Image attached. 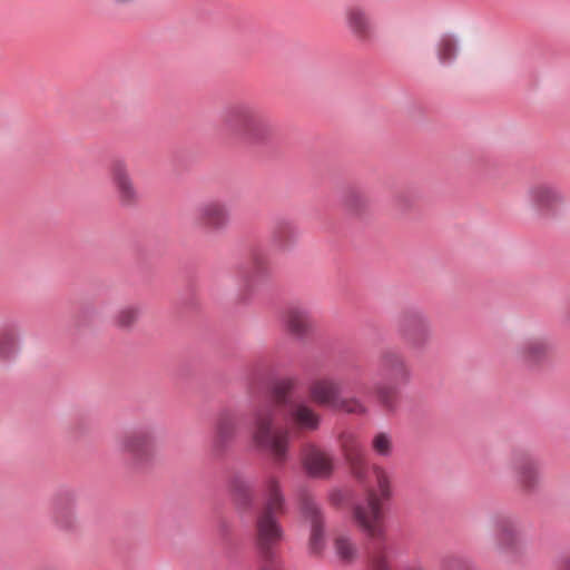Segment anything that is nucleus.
I'll return each mask as SVG.
<instances>
[{
  "label": "nucleus",
  "mask_w": 570,
  "mask_h": 570,
  "mask_svg": "<svg viewBox=\"0 0 570 570\" xmlns=\"http://www.w3.org/2000/svg\"><path fill=\"white\" fill-rule=\"evenodd\" d=\"M381 371L392 386H380L376 391L377 401L387 410H394L396 405V385L404 384L410 379V371L403 360L393 353L385 354L382 358Z\"/></svg>",
  "instance_id": "39448f33"
},
{
  "label": "nucleus",
  "mask_w": 570,
  "mask_h": 570,
  "mask_svg": "<svg viewBox=\"0 0 570 570\" xmlns=\"http://www.w3.org/2000/svg\"><path fill=\"white\" fill-rule=\"evenodd\" d=\"M138 315L139 311L137 308L126 307L117 314L115 323L119 327H128L138 318Z\"/></svg>",
  "instance_id": "aec40b11"
},
{
  "label": "nucleus",
  "mask_w": 570,
  "mask_h": 570,
  "mask_svg": "<svg viewBox=\"0 0 570 570\" xmlns=\"http://www.w3.org/2000/svg\"><path fill=\"white\" fill-rule=\"evenodd\" d=\"M554 570H570V554L562 556L556 560Z\"/></svg>",
  "instance_id": "b1692460"
},
{
  "label": "nucleus",
  "mask_w": 570,
  "mask_h": 570,
  "mask_svg": "<svg viewBox=\"0 0 570 570\" xmlns=\"http://www.w3.org/2000/svg\"><path fill=\"white\" fill-rule=\"evenodd\" d=\"M311 394L318 404L340 410L347 413L363 412V405L356 400L341 397L338 385L331 380L316 381L311 386Z\"/></svg>",
  "instance_id": "423d86ee"
},
{
  "label": "nucleus",
  "mask_w": 570,
  "mask_h": 570,
  "mask_svg": "<svg viewBox=\"0 0 570 570\" xmlns=\"http://www.w3.org/2000/svg\"><path fill=\"white\" fill-rule=\"evenodd\" d=\"M435 49L439 62L443 66L451 65L458 55V41L453 35L445 33L439 39Z\"/></svg>",
  "instance_id": "ddd939ff"
},
{
  "label": "nucleus",
  "mask_w": 570,
  "mask_h": 570,
  "mask_svg": "<svg viewBox=\"0 0 570 570\" xmlns=\"http://www.w3.org/2000/svg\"><path fill=\"white\" fill-rule=\"evenodd\" d=\"M502 533L507 537L510 535V532L508 530H503Z\"/></svg>",
  "instance_id": "cd10ccee"
},
{
  "label": "nucleus",
  "mask_w": 570,
  "mask_h": 570,
  "mask_svg": "<svg viewBox=\"0 0 570 570\" xmlns=\"http://www.w3.org/2000/svg\"><path fill=\"white\" fill-rule=\"evenodd\" d=\"M404 334L413 345H420L428 337L426 325L421 317L409 320L404 325Z\"/></svg>",
  "instance_id": "f3484780"
},
{
  "label": "nucleus",
  "mask_w": 570,
  "mask_h": 570,
  "mask_svg": "<svg viewBox=\"0 0 570 570\" xmlns=\"http://www.w3.org/2000/svg\"><path fill=\"white\" fill-rule=\"evenodd\" d=\"M122 450L134 456L142 458L151 450L150 438L141 433L126 438L122 442Z\"/></svg>",
  "instance_id": "2eb2a0df"
},
{
  "label": "nucleus",
  "mask_w": 570,
  "mask_h": 570,
  "mask_svg": "<svg viewBox=\"0 0 570 570\" xmlns=\"http://www.w3.org/2000/svg\"><path fill=\"white\" fill-rule=\"evenodd\" d=\"M222 130L248 144L264 141L272 131L268 120L253 106L240 104L226 108L220 116Z\"/></svg>",
  "instance_id": "20e7f679"
},
{
  "label": "nucleus",
  "mask_w": 570,
  "mask_h": 570,
  "mask_svg": "<svg viewBox=\"0 0 570 570\" xmlns=\"http://www.w3.org/2000/svg\"><path fill=\"white\" fill-rule=\"evenodd\" d=\"M195 218L205 225L219 228L227 223L228 213L222 203L209 200L196 208Z\"/></svg>",
  "instance_id": "9b49d317"
},
{
  "label": "nucleus",
  "mask_w": 570,
  "mask_h": 570,
  "mask_svg": "<svg viewBox=\"0 0 570 570\" xmlns=\"http://www.w3.org/2000/svg\"><path fill=\"white\" fill-rule=\"evenodd\" d=\"M302 460L306 473L312 478L323 479L332 473V459L327 453L314 445H306L304 448Z\"/></svg>",
  "instance_id": "0eeeda50"
},
{
  "label": "nucleus",
  "mask_w": 570,
  "mask_h": 570,
  "mask_svg": "<svg viewBox=\"0 0 570 570\" xmlns=\"http://www.w3.org/2000/svg\"><path fill=\"white\" fill-rule=\"evenodd\" d=\"M70 514V510L69 509H58L56 511V518L59 519L60 517H63V515H69Z\"/></svg>",
  "instance_id": "393cba45"
},
{
  "label": "nucleus",
  "mask_w": 570,
  "mask_h": 570,
  "mask_svg": "<svg viewBox=\"0 0 570 570\" xmlns=\"http://www.w3.org/2000/svg\"><path fill=\"white\" fill-rule=\"evenodd\" d=\"M371 475L376 485L367 491L364 502L355 505L354 518L366 535L379 540L371 553L367 570H390L389 547L382 541L385 532L382 501L392 497V472L383 466L373 465Z\"/></svg>",
  "instance_id": "f03ea898"
},
{
  "label": "nucleus",
  "mask_w": 570,
  "mask_h": 570,
  "mask_svg": "<svg viewBox=\"0 0 570 570\" xmlns=\"http://www.w3.org/2000/svg\"><path fill=\"white\" fill-rule=\"evenodd\" d=\"M529 195L532 203L540 207L551 206L561 199L560 193L547 185L532 188Z\"/></svg>",
  "instance_id": "dca6fc26"
},
{
  "label": "nucleus",
  "mask_w": 570,
  "mask_h": 570,
  "mask_svg": "<svg viewBox=\"0 0 570 570\" xmlns=\"http://www.w3.org/2000/svg\"><path fill=\"white\" fill-rule=\"evenodd\" d=\"M263 511L257 519V550L262 561L261 570H284L282 561L273 550L283 535L276 519L285 511V495L278 476L268 474L261 485Z\"/></svg>",
  "instance_id": "7ed1b4c3"
},
{
  "label": "nucleus",
  "mask_w": 570,
  "mask_h": 570,
  "mask_svg": "<svg viewBox=\"0 0 570 570\" xmlns=\"http://www.w3.org/2000/svg\"><path fill=\"white\" fill-rule=\"evenodd\" d=\"M16 350V340L12 335L6 336L0 341V356L9 357Z\"/></svg>",
  "instance_id": "4be33fe9"
},
{
  "label": "nucleus",
  "mask_w": 570,
  "mask_h": 570,
  "mask_svg": "<svg viewBox=\"0 0 570 570\" xmlns=\"http://www.w3.org/2000/svg\"><path fill=\"white\" fill-rule=\"evenodd\" d=\"M110 175L119 200L124 205L134 203L138 195L127 173L126 166L121 160H115L111 163Z\"/></svg>",
  "instance_id": "1a4fd4ad"
},
{
  "label": "nucleus",
  "mask_w": 570,
  "mask_h": 570,
  "mask_svg": "<svg viewBox=\"0 0 570 570\" xmlns=\"http://www.w3.org/2000/svg\"><path fill=\"white\" fill-rule=\"evenodd\" d=\"M355 200V197L354 196H351L347 198V204L348 206H352L353 202Z\"/></svg>",
  "instance_id": "bb28decb"
},
{
  "label": "nucleus",
  "mask_w": 570,
  "mask_h": 570,
  "mask_svg": "<svg viewBox=\"0 0 570 570\" xmlns=\"http://www.w3.org/2000/svg\"><path fill=\"white\" fill-rule=\"evenodd\" d=\"M544 350L546 347L542 343L532 342L525 347L524 353L529 360H534L539 357V355H541L544 352Z\"/></svg>",
  "instance_id": "5701e85b"
},
{
  "label": "nucleus",
  "mask_w": 570,
  "mask_h": 570,
  "mask_svg": "<svg viewBox=\"0 0 570 570\" xmlns=\"http://www.w3.org/2000/svg\"><path fill=\"white\" fill-rule=\"evenodd\" d=\"M296 383L293 379L277 382L271 399L254 415V440L267 450L277 462L286 459L289 434L286 430H273L274 419L283 415L285 421L302 430H316L320 416L306 404L295 400Z\"/></svg>",
  "instance_id": "f257e3e1"
},
{
  "label": "nucleus",
  "mask_w": 570,
  "mask_h": 570,
  "mask_svg": "<svg viewBox=\"0 0 570 570\" xmlns=\"http://www.w3.org/2000/svg\"><path fill=\"white\" fill-rule=\"evenodd\" d=\"M372 449L381 456H389L392 453V439L385 432L377 433L372 440Z\"/></svg>",
  "instance_id": "6ab92c4d"
},
{
  "label": "nucleus",
  "mask_w": 570,
  "mask_h": 570,
  "mask_svg": "<svg viewBox=\"0 0 570 570\" xmlns=\"http://www.w3.org/2000/svg\"><path fill=\"white\" fill-rule=\"evenodd\" d=\"M336 554L343 561H352L357 556V549L348 537L337 538L335 541Z\"/></svg>",
  "instance_id": "a211bd4d"
},
{
  "label": "nucleus",
  "mask_w": 570,
  "mask_h": 570,
  "mask_svg": "<svg viewBox=\"0 0 570 570\" xmlns=\"http://www.w3.org/2000/svg\"><path fill=\"white\" fill-rule=\"evenodd\" d=\"M235 429H236V424H235L234 419H232V417L222 419L218 424V428H217V433H218L219 440L222 442H225L226 440H228L232 435H234Z\"/></svg>",
  "instance_id": "412c9836"
},
{
  "label": "nucleus",
  "mask_w": 570,
  "mask_h": 570,
  "mask_svg": "<svg viewBox=\"0 0 570 570\" xmlns=\"http://www.w3.org/2000/svg\"><path fill=\"white\" fill-rule=\"evenodd\" d=\"M449 567H450L451 569L453 568L454 570H469V569H468V568H465V567H463V568H462L461 566H459V563H458V562H453V563L449 564Z\"/></svg>",
  "instance_id": "a878e982"
},
{
  "label": "nucleus",
  "mask_w": 570,
  "mask_h": 570,
  "mask_svg": "<svg viewBox=\"0 0 570 570\" xmlns=\"http://www.w3.org/2000/svg\"><path fill=\"white\" fill-rule=\"evenodd\" d=\"M348 28L358 36H364L371 31L372 23L365 11L360 7H352L346 11Z\"/></svg>",
  "instance_id": "4468645a"
},
{
  "label": "nucleus",
  "mask_w": 570,
  "mask_h": 570,
  "mask_svg": "<svg viewBox=\"0 0 570 570\" xmlns=\"http://www.w3.org/2000/svg\"><path fill=\"white\" fill-rule=\"evenodd\" d=\"M341 445L346 460L351 463L355 476L364 482L367 469L363 465L364 449L353 432H344L341 435Z\"/></svg>",
  "instance_id": "6e6552de"
},
{
  "label": "nucleus",
  "mask_w": 570,
  "mask_h": 570,
  "mask_svg": "<svg viewBox=\"0 0 570 570\" xmlns=\"http://www.w3.org/2000/svg\"><path fill=\"white\" fill-rule=\"evenodd\" d=\"M301 511L303 517L311 521V549L313 551H318L322 548L324 539V530L318 504L311 495L304 494Z\"/></svg>",
  "instance_id": "9d476101"
},
{
  "label": "nucleus",
  "mask_w": 570,
  "mask_h": 570,
  "mask_svg": "<svg viewBox=\"0 0 570 570\" xmlns=\"http://www.w3.org/2000/svg\"><path fill=\"white\" fill-rule=\"evenodd\" d=\"M283 323L289 333L302 336L309 327L311 320L306 309L298 305H293L286 309Z\"/></svg>",
  "instance_id": "f8f14e48"
}]
</instances>
